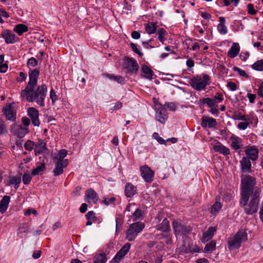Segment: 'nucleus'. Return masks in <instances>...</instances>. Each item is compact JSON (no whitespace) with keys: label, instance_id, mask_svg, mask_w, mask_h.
<instances>
[{"label":"nucleus","instance_id":"obj_30","mask_svg":"<svg viewBox=\"0 0 263 263\" xmlns=\"http://www.w3.org/2000/svg\"><path fill=\"white\" fill-rule=\"evenodd\" d=\"M67 151L66 149H62L60 150L57 155L54 157V161L55 162L56 161L57 162H64V161L65 160V159H64V158L67 156Z\"/></svg>","mask_w":263,"mask_h":263},{"label":"nucleus","instance_id":"obj_3","mask_svg":"<svg viewBox=\"0 0 263 263\" xmlns=\"http://www.w3.org/2000/svg\"><path fill=\"white\" fill-rule=\"evenodd\" d=\"M210 77L206 74L196 75L189 79V83L195 90L200 91L204 90L206 87L211 83Z\"/></svg>","mask_w":263,"mask_h":263},{"label":"nucleus","instance_id":"obj_48","mask_svg":"<svg viewBox=\"0 0 263 263\" xmlns=\"http://www.w3.org/2000/svg\"><path fill=\"white\" fill-rule=\"evenodd\" d=\"M166 107L170 111H175L176 109V104L174 102L166 103L164 105V108Z\"/></svg>","mask_w":263,"mask_h":263},{"label":"nucleus","instance_id":"obj_11","mask_svg":"<svg viewBox=\"0 0 263 263\" xmlns=\"http://www.w3.org/2000/svg\"><path fill=\"white\" fill-rule=\"evenodd\" d=\"M3 111L6 118L9 121H14L16 119V112L13 104H6L3 107Z\"/></svg>","mask_w":263,"mask_h":263},{"label":"nucleus","instance_id":"obj_4","mask_svg":"<svg viewBox=\"0 0 263 263\" xmlns=\"http://www.w3.org/2000/svg\"><path fill=\"white\" fill-rule=\"evenodd\" d=\"M247 240V233L245 231L239 230L232 237H229L228 240V247L230 250L238 249L241 242Z\"/></svg>","mask_w":263,"mask_h":263},{"label":"nucleus","instance_id":"obj_25","mask_svg":"<svg viewBox=\"0 0 263 263\" xmlns=\"http://www.w3.org/2000/svg\"><path fill=\"white\" fill-rule=\"evenodd\" d=\"M216 231V230L215 227H209L208 230L203 234L202 241L203 243H205V242L210 240L214 235Z\"/></svg>","mask_w":263,"mask_h":263},{"label":"nucleus","instance_id":"obj_42","mask_svg":"<svg viewBox=\"0 0 263 263\" xmlns=\"http://www.w3.org/2000/svg\"><path fill=\"white\" fill-rule=\"evenodd\" d=\"M4 57L3 55H0V72H5L8 69V65L3 63Z\"/></svg>","mask_w":263,"mask_h":263},{"label":"nucleus","instance_id":"obj_47","mask_svg":"<svg viewBox=\"0 0 263 263\" xmlns=\"http://www.w3.org/2000/svg\"><path fill=\"white\" fill-rule=\"evenodd\" d=\"M35 146L34 143L31 141L28 140L25 144L24 147L27 150L31 151L33 149V147Z\"/></svg>","mask_w":263,"mask_h":263},{"label":"nucleus","instance_id":"obj_13","mask_svg":"<svg viewBox=\"0 0 263 263\" xmlns=\"http://www.w3.org/2000/svg\"><path fill=\"white\" fill-rule=\"evenodd\" d=\"M258 149L255 146H247L245 149V153L247 157L252 161H255L258 157Z\"/></svg>","mask_w":263,"mask_h":263},{"label":"nucleus","instance_id":"obj_49","mask_svg":"<svg viewBox=\"0 0 263 263\" xmlns=\"http://www.w3.org/2000/svg\"><path fill=\"white\" fill-rule=\"evenodd\" d=\"M37 64V61L34 58H31L29 59L27 62L28 67H35Z\"/></svg>","mask_w":263,"mask_h":263},{"label":"nucleus","instance_id":"obj_61","mask_svg":"<svg viewBox=\"0 0 263 263\" xmlns=\"http://www.w3.org/2000/svg\"><path fill=\"white\" fill-rule=\"evenodd\" d=\"M247 97L249 99V102L251 103H254V100L256 98V95L255 94L248 93Z\"/></svg>","mask_w":263,"mask_h":263},{"label":"nucleus","instance_id":"obj_43","mask_svg":"<svg viewBox=\"0 0 263 263\" xmlns=\"http://www.w3.org/2000/svg\"><path fill=\"white\" fill-rule=\"evenodd\" d=\"M157 33L158 34V40L163 43L166 40L164 38L166 31L163 28H160L158 29Z\"/></svg>","mask_w":263,"mask_h":263},{"label":"nucleus","instance_id":"obj_14","mask_svg":"<svg viewBox=\"0 0 263 263\" xmlns=\"http://www.w3.org/2000/svg\"><path fill=\"white\" fill-rule=\"evenodd\" d=\"M99 200V196L96 192L92 189H89L85 192V201L87 202L96 203Z\"/></svg>","mask_w":263,"mask_h":263},{"label":"nucleus","instance_id":"obj_21","mask_svg":"<svg viewBox=\"0 0 263 263\" xmlns=\"http://www.w3.org/2000/svg\"><path fill=\"white\" fill-rule=\"evenodd\" d=\"M125 195L127 197H132L137 193V189L131 183H127L125 186Z\"/></svg>","mask_w":263,"mask_h":263},{"label":"nucleus","instance_id":"obj_41","mask_svg":"<svg viewBox=\"0 0 263 263\" xmlns=\"http://www.w3.org/2000/svg\"><path fill=\"white\" fill-rule=\"evenodd\" d=\"M241 140L239 138H234L232 139L231 143V146L236 150L239 149L240 148V143Z\"/></svg>","mask_w":263,"mask_h":263},{"label":"nucleus","instance_id":"obj_18","mask_svg":"<svg viewBox=\"0 0 263 263\" xmlns=\"http://www.w3.org/2000/svg\"><path fill=\"white\" fill-rule=\"evenodd\" d=\"M2 37L4 39L7 44H13L17 41V38L15 34L10 30H6L2 33Z\"/></svg>","mask_w":263,"mask_h":263},{"label":"nucleus","instance_id":"obj_56","mask_svg":"<svg viewBox=\"0 0 263 263\" xmlns=\"http://www.w3.org/2000/svg\"><path fill=\"white\" fill-rule=\"evenodd\" d=\"M130 47H131V48H132L133 50L135 53H136L137 54H138L140 57H142V56L143 55V53L139 51V49H138V48L136 44H134V43H130Z\"/></svg>","mask_w":263,"mask_h":263},{"label":"nucleus","instance_id":"obj_22","mask_svg":"<svg viewBox=\"0 0 263 263\" xmlns=\"http://www.w3.org/2000/svg\"><path fill=\"white\" fill-rule=\"evenodd\" d=\"M34 147L35 155L41 154L47 149L46 143L42 139H39L38 140L35 144Z\"/></svg>","mask_w":263,"mask_h":263},{"label":"nucleus","instance_id":"obj_5","mask_svg":"<svg viewBox=\"0 0 263 263\" xmlns=\"http://www.w3.org/2000/svg\"><path fill=\"white\" fill-rule=\"evenodd\" d=\"M154 109L155 110L156 119L160 123L164 124L167 119V111L161 104L158 102L155 98H153Z\"/></svg>","mask_w":263,"mask_h":263},{"label":"nucleus","instance_id":"obj_52","mask_svg":"<svg viewBox=\"0 0 263 263\" xmlns=\"http://www.w3.org/2000/svg\"><path fill=\"white\" fill-rule=\"evenodd\" d=\"M233 69L234 71H237L240 76L245 77L246 78H248L249 77V76L247 74L245 71L241 69L240 68L236 66L233 67Z\"/></svg>","mask_w":263,"mask_h":263},{"label":"nucleus","instance_id":"obj_33","mask_svg":"<svg viewBox=\"0 0 263 263\" xmlns=\"http://www.w3.org/2000/svg\"><path fill=\"white\" fill-rule=\"evenodd\" d=\"M28 30V27L26 25L22 24L16 25L14 28V31L16 32L19 35H21L24 32H26Z\"/></svg>","mask_w":263,"mask_h":263},{"label":"nucleus","instance_id":"obj_26","mask_svg":"<svg viewBox=\"0 0 263 263\" xmlns=\"http://www.w3.org/2000/svg\"><path fill=\"white\" fill-rule=\"evenodd\" d=\"M10 201V197L9 196H4L0 201V212L4 213L7 210L9 202Z\"/></svg>","mask_w":263,"mask_h":263},{"label":"nucleus","instance_id":"obj_46","mask_svg":"<svg viewBox=\"0 0 263 263\" xmlns=\"http://www.w3.org/2000/svg\"><path fill=\"white\" fill-rule=\"evenodd\" d=\"M7 133V126L2 120L0 119V135H4Z\"/></svg>","mask_w":263,"mask_h":263},{"label":"nucleus","instance_id":"obj_59","mask_svg":"<svg viewBox=\"0 0 263 263\" xmlns=\"http://www.w3.org/2000/svg\"><path fill=\"white\" fill-rule=\"evenodd\" d=\"M257 94L259 97L263 98V82L258 85Z\"/></svg>","mask_w":263,"mask_h":263},{"label":"nucleus","instance_id":"obj_17","mask_svg":"<svg viewBox=\"0 0 263 263\" xmlns=\"http://www.w3.org/2000/svg\"><path fill=\"white\" fill-rule=\"evenodd\" d=\"M241 171L243 173L252 172L251 163L249 158L243 157L240 161Z\"/></svg>","mask_w":263,"mask_h":263},{"label":"nucleus","instance_id":"obj_44","mask_svg":"<svg viewBox=\"0 0 263 263\" xmlns=\"http://www.w3.org/2000/svg\"><path fill=\"white\" fill-rule=\"evenodd\" d=\"M106 258L105 254H100L97 256L94 263H106Z\"/></svg>","mask_w":263,"mask_h":263},{"label":"nucleus","instance_id":"obj_35","mask_svg":"<svg viewBox=\"0 0 263 263\" xmlns=\"http://www.w3.org/2000/svg\"><path fill=\"white\" fill-rule=\"evenodd\" d=\"M45 163L43 162L32 171L31 175L32 176L39 175L45 171Z\"/></svg>","mask_w":263,"mask_h":263},{"label":"nucleus","instance_id":"obj_9","mask_svg":"<svg viewBox=\"0 0 263 263\" xmlns=\"http://www.w3.org/2000/svg\"><path fill=\"white\" fill-rule=\"evenodd\" d=\"M40 70L37 69H30L29 71V81L25 88L28 90L32 87H36Z\"/></svg>","mask_w":263,"mask_h":263},{"label":"nucleus","instance_id":"obj_24","mask_svg":"<svg viewBox=\"0 0 263 263\" xmlns=\"http://www.w3.org/2000/svg\"><path fill=\"white\" fill-rule=\"evenodd\" d=\"M240 51V47L238 43H233L228 52V56L231 58H235Z\"/></svg>","mask_w":263,"mask_h":263},{"label":"nucleus","instance_id":"obj_45","mask_svg":"<svg viewBox=\"0 0 263 263\" xmlns=\"http://www.w3.org/2000/svg\"><path fill=\"white\" fill-rule=\"evenodd\" d=\"M50 98L51 100L52 105H54L55 101L58 99V97L53 88H52L50 91Z\"/></svg>","mask_w":263,"mask_h":263},{"label":"nucleus","instance_id":"obj_8","mask_svg":"<svg viewBox=\"0 0 263 263\" xmlns=\"http://www.w3.org/2000/svg\"><path fill=\"white\" fill-rule=\"evenodd\" d=\"M141 176L146 182L151 183L153 181L154 172L147 165L142 166L140 168Z\"/></svg>","mask_w":263,"mask_h":263},{"label":"nucleus","instance_id":"obj_63","mask_svg":"<svg viewBox=\"0 0 263 263\" xmlns=\"http://www.w3.org/2000/svg\"><path fill=\"white\" fill-rule=\"evenodd\" d=\"M86 218L87 220H90L92 217H95V213L93 211H89L86 215H85Z\"/></svg>","mask_w":263,"mask_h":263},{"label":"nucleus","instance_id":"obj_23","mask_svg":"<svg viewBox=\"0 0 263 263\" xmlns=\"http://www.w3.org/2000/svg\"><path fill=\"white\" fill-rule=\"evenodd\" d=\"M217 124L216 120L211 117L202 118L201 122V125L202 127L212 128L215 127Z\"/></svg>","mask_w":263,"mask_h":263},{"label":"nucleus","instance_id":"obj_27","mask_svg":"<svg viewBox=\"0 0 263 263\" xmlns=\"http://www.w3.org/2000/svg\"><path fill=\"white\" fill-rule=\"evenodd\" d=\"M219 24L217 26V29L219 32L221 34H226L228 32V29L225 25V18L223 17L219 18Z\"/></svg>","mask_w":263,"mask_h":263},{"label":"nucleus","instance_id":"obj_31","mask_svg":"<svg viewBox=\"0 0 263 263\" xmlns=\"http://www.w3.org/2000/svg\"><path fill=\"white\" fill-rule=\"evenodd\" d=\"M170 228L169 221L166 218H164L163 221L158 226L157 229L162 232H167Z\"/></svg>","mask_w":263,"mask_h":263},{"label":"nucleus","instance_id":"obj_51","mask_svg":"<svg viewBox=\"0 0 263 263\" xmlns=\"http://www.w3.org/2000/svg\"><path fill=\"white\" fill-rule=\"evenodd\" d=\"M233 118L235 120H238L243 121H247V120L248 119L245 116L241 115L240 113H234L233 115Z\"/></svg>","mask_w":263,"mask_h":263},{"label":"nucleus","instance_id":"obj_12","mask_svg":"<svg viewBox=\"0 0 263 263\" xmlns=\"http://www.w3.org/2000/svg\"><path fill=\"white\" fill-rule=\"evenodd\" d=\"M27 115L30 118L32 124L35 126H39L40 122L39 119V111L33 107H29L27 110Z\"/></svg>","mask_w":263,"mask_h":263},{"label":"nucleus","instance_id":"obj_60","mask_svg":"<svg viewBox=\"0 0 263 263\" xmlns=\"http://www.w3.org/2000/svg\"><path fill=\"white\" fill-rule=\"evenodd\" d=\"M22 122L24 127H27L30 123V119L27 117H23L22 118Z\"/></svg>","mask_w":263,"mask_h":263},{"label":"nucleus","instance_id":"obj_29","mask_svg":"<svg viewBox=\"0 0 263 263\" xmlns=\"http://www.w3.org/2000/svg\"><path fill=\"white\" fill-rule=\"evenodd\" d=\"M157 23L148 22L145 24V29L148 34H152L156 32L157 30Z\"/></svg>","mask_w":263,"mask_h":263},{"label":"nucleus","instance_id":"obj_57","mask_svg":"<svg viewBox=\"0 0 263 263\" xmlns=\"http://www.w3.org/2000/svg\"><path fill=\"white\" fill-rule=\"evenodd\" d=\"M248 12L249 14L254 15L257 13V11L254 9L253 5L250 3L247 5Z\"/></svg>","mask_w":263,"mask_h":263},{"label":"nucleus","instance_id":"obj_34","mask_svg":"<svg viewBox=\"0 0 263 263\" xmlns=\"http://www.w3.org/2000/svg\"><path fill=\"white\" fill-rule=\"evenodd\" d=\"M142 72L144 74V77L148 80H152L153 75V70L147 66L143 65L142 67Z\"/></svg>","mask_w":263,"mask_h":263},{"label":"nucleus","instance_id":"obj_1","mask_svg":"<svg viewBox=\"0 0 263 263\" xmlns=\"http://www.w3.org/2000/svg\"><path fill=\"white\" fill-rule=\"evenodd\" d=\"M241 206L244 207V212L247 215L256 213L259 201L260 190L255 186V178L247 175L241 176Z\"/></svg>","mask_w":263,"mask_h":263},{"label":"nucleus","instance_id":"obj_20","mask_svg":"<svg viewBox=\"0 0 263 263\" xmlns=\"http://www.w3.org/2000/svg\"><path fill=\"white\" fill-rule=\"evenodd\" d=\"M14 134L17 137L21 138L24 137L28 132L27 127H23L22 125H16L13 128Z\"/></svg>","mask_w":263,"mask_h":263},{"label":"nucleus","instance_id":"obj_2","mask_svg":"<svg viewBox=\"0 0 263 263\" xmlns=\"http://www.w3.org/2000/svg\"><path fill=\"white\" fill-rule=\"evenodd\" d=\"M47 92V87L42 84L36 87L25 88L21 91L22 97L25 98L29 102L35 101L41 107L45 106V100Z\"/></svg>","mask_w":263,"mask_h":263},{"label":"nucleus","instance_id":"obj_54","mask_svg":"<svg viewBox=\"0 0 263 263\" xmlns=\"http://www.w3.org/2000/svg\"><path fill=\"white\" fill-rule=\"evenodd\" d=\"M153 137L156 139L160 144H165L166 143V141L162 137H160L157 133H154L153 134Z\"/></svg>","mask_w":263,"mask_h":263},{"label":"nucleus","instance_id":"obj_39","mask_svg":"<svg viewBox=\"0 0 263 263\" xmlns=\"http://www.w3.org/2000/svg\"><path fill=\"white\" fill-rule=\"evenodd\" d=\"M222 208L221 203L216 201V202L212 205L211 213L212 214H216Z\"/></svg>","mask_w":263,"mask_h":263},{"label":"nucleus","instance_id":"obj_55","mask_svg":"<svg viewBox=\"0 0 263 263\" xmlns=\"http://www.w3.org/2000/svg\"><path fill=\"white\" fill-rule=\"evenodd\" d=\"M116 198L114 197H111L109 199L105 198L103 201V202L106 205H109V204H115V201H116Z\"/></svg>","mask_w":263,"mask_h":263},{"label":"nucleus","instance_id":"obj_16","mask_svg":"<svg viewBox=\"0 0 263 263\" xmlns=\"http://www.w3.org/2000/svg\"><path fill=\"white\" fill-rule=\"evenodd\" d=\"M130 248V244L126 243L122 248L117 252L114 258V260L116 262H119L128 253Z\"/></svg>","mask_w":263,"mask_h":263},{"label":"nucleus","instance_id":"obj_40","mask_svg":"<svg viewBox=\"0 0 263 263\" xmlns=\"http://www.w3.org/2000/svg\"><path fill=\"white\" fill-rule=\"evenodd\" d=\"M252 123V121L250 119H248L247 121L240 122L237 124V128L240 130H245L247 128L248 126Z\"/></svg>","mask_w":263,"mask_h":263},{"label":"nucleus","instance_id":"obj_7","mask_svg":"<svg viewBox=\"0 0 263 263\" xmlns=\"http://www.w3.org/2000/svg\"><path fill=\"white\" fill-rule=\"evenodd\" d=\"M173 228L176 235H180L183 237L190 234L191 228L182 223L180 221L174 220L172 222Z\"/></svg>","mask_w":263,"mask_h":263},{"label":"nucleus","instance_id":"obj_15","mask_svg":"<svg viewBox=\"0 0 263 263\" xmlns=\"http://www.w3.org/2000/svg\"><path fill=\"white\" fill-rule=\"evenodd\" d=\"M223 99V95L220 93H217V96H214L213 98H204V102L209 107L218 106V103L221 102Z\"/></svg>","mask_w":263,"mask_h":263},{"label":"nucleus","instance_id":"obj_64","mask_svg":"<svg viewBox=\"0 0 263 263\" xmlns=\"http://www.w3.org/2000/svg\"><path fill=\"white\" fill-rule=\"evenodd\" d=\"M132 37L136 40L139 39L140 37V34L137 31H134L132 33Z\"/></svg>","mask_w":263,"mask_h":263},{"label":"nucleus","instance_id":"obj_38","mask_svg":"<svg viewBox=\"0 0 263 263\" xmlns=\"http://www.w3.org/2000/svg\"><path fill=\"white\" fill-rule=\"evenodd\" d=\"M252 69L256 71L263 70V60L257 61L251 66Z\"/></svg>","mask_w":263,"mask_h":263},{"label":"nucleus","instance_id":"obj_32","mask_svg":"<svg viewBox=\"0 0 263 263\" xmlns=\"http://www.w3.org/2000/svg\"><path fill=\"white\" fill-rule=\"evenodd\" d=\"M104 76L110 80H113L117 82L118 83L123 84L124 83V79L123 77L120 76H115L112 74H104Z\"/></svg>","mask_w":263,"mask_h":263},{"label":"nucleus","instance_id":"obj_28","mask_svg":"<svg viewBox=\"0 0 263 263\" xmlns=\"http://www.w3.org/2000/svg\"><path fill=\"white\" fill-rule=\"evenodd\" d=\"M213 148L216 152H219L224 156L228 155L230 154L229 149L220 143H218V144L214 145Z\"/></svg>","mask_w":263,"mask_h":263},{"label":"nucleus","instance_id":"obj_19","mask_svg":"<svg viewBox=\"0 0 263 263\" xmlns=\"http://www.w3.org/2000/svg\"><path fill=\"white\" fill-rule=\"evenodd\" d=\"M68 164V159H65L64 162L56 161L55 168L53 170L54 176H57L62 174L63 173V168L66 167Z\"/></svg>","mask_w":263,"mask_h":263},{"label":"nucleus","instance_id":"obj_50","mask_svg":"<svg viewBox=\"0 0 263 263\" xmlns=\"http://www.w3.org/2000/svg\"><path fill=\"white\" fill-rule=\"evenodd\" d=\"M31 180V177L29 173H25L23 176V182L24 184H29Z\"/></svg>","mask_w":263,"mask_h":263},{"label":"nucleus","instance_id":"obj_62","mask_svg":"<svg viewBox=\"0 0 263 263\" xmlns=\"http://www.w3.org/2000/svg\"><path fill=\"white\" fill-rule=\"evenodd\" d=\"M122 107V104L120 102H117L115 105L110 108L111 110H116L120 109Z\"/></svg>","mask_w":263,"mask_h":263},{"label":"nucleus","instance_id":"obj_53","mask_svg":"<svg viewBox=\"0 0 263 263\" xmlns=\"http://www.w3.org/2000/svg\"><path fill=\"white\" fill-rule=\"evenodd\" d=\"M142 216V211L140 209H137L133 214L134 219L138 220Z\"/></svg>","mask_w":263,"mask_h":263},{"label":"nucleus","instance_id":"obj_6","mask_svg":"<svg viewBox=\"0 0 263 263\" xmlns=\"http://www.w3.org/2000/svg\"><path fill=\"white\" fill-rule=\"evenodd\" d=\"M144 228V223L140 222H137L132 224L127 230L126 236V239L129 241H133Z\"/></svg>","mask_w":263,"mask_h":263},{"label":"nucleus","instance_id":"obj_37","mask_svg":"<svg viewBox=\"0 0 263 263\" xmlns=\"http://www.w3.org/2000/svg\"><path fill=\"white\" fill-rule=\"evenodd\" d=\"M9 182L10 184L14 185L15 189H17L19 187L20 184L21 182V178L20 176H14L10 179Z\"/></svg>","mask_w":263,"mask_h":263},{"label":"nucleus","instance_id":"obj_36","mask_svg":"<svg viewBox=\"0 0 263 263\" xmlns=\"http://www.w3.org/2000/svg\"><path fill=\"white\" fill-rule=\"evenodd\" d=\"M216 248V242L214 240H212L209 243H206L204 247V252L205 253H212Z\"/></svg>","mask_w":263,"mask_h":263},{"label":"nucleus","instance_id":"obj_10","mask_svg":"<svg viewBox=\"0 0 263 263\" xmlns=\"http://www.w3.org/2000/svg\"><path fill=\"white\" fill-rule=\"evenodd\" d=\"M124 68L131 73H136L138 70L139 65L137 62L132 58L126 57Z\"/></svg>","mask_w":263,"mask_h":263},{"label":"nucleus","instance_id":"obj_58","mask_svg":"<svg viewBox=\"0 0 263 263\" xmlns=\"http://www.w3.org/2000/svg\"><path fill=\"white\" fill-rule=\"evenodd\" d=\"M227 86L229 88L231 91H235L237 89V85L236 84L231 81L228 82L227 84Z\"/></svg>","mask_w":263,"mask_h":263}]
</instances>
